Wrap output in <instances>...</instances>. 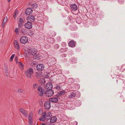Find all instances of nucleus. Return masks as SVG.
Returning a JSON list of instances; mask_svg holds the SVG:
<instances>
[{
	"mask_svg": "<svg viewBox=\"0 0 125 125\" xmlns=\"http://www.w3.org/2000/svg\"><path fill=\"white\" fill-rule=\"evenodd\" d=\"M25 73L27 78L31 79L32 77V75L33 73V70L32 68H29L25 72Z\"/></svg>",
	"mask_w": 125,
	"mask_h": 125,
	"instance_id": "obj_1",
	"label": "nucleus"
},
{
	"mask_svg": "<svg viewBox=\"0 0 125 125\" xmlns=\"http://www.w3.org/2000/svg\"><path fill=\"white\" fill-rule=\"evenodd\" d=\"M52 116L51 113L50 112L46 113V112H44L42 115L43 117H45L46 119L49 120Z\"/></svg>",
	"mask_w": 125,
	"mask_h": 125,
	"instance_id": "obj_2",
	"label": "nucleus"
},
{
	"mask_svg": "<svg viewBox=\"0 0 125 125\" xmlns=\"http://www.w3.org/2000/svg\"><path fill=\"white\" fill-rule=\"evenodd\" d=\"M44 94L48 97H51L54 94L53 91L52 89H48L45 91Z\"/></svg>",
	"mask_w": 125,
	"mask_h": 125,
	"instance_id": "obj_3",
	"label": "nucleus"
},
{
	"mask_svg": "<svg viewBox=\"0 0 125 125\" xmlns=\"http://www.w3.org/2000/svg\"><path fill=\"white\" fill-rule=\"evenodd\" d=\"M28 41L27 37L26 36H23L20 39V41L21 43L24 44L26 43Z\"/></svg>",
	"mask_w": 125,
	"mask_h": 125,
	"instance_id": "obj_4",
	"label": "nucleus"
},
{
	"mask_svg": "<svg viewBox=\"0 0 125 125\" xmlns=\"http://www.w3.org/2000/svg\"><path fill=\"white\" fill-rule=\"evenodd\" d=\"M32 24L31 22L28 21L24 25L25 28L28 29H31L32 27Z\"/></svg>",
	"mask_w": 125,
	"mask_h": 125,
	"instance_id": "obj_5",
	"label": "nucleus"
},
{
	"mask_svg": "<svg viewBox=\"0 0 125 125\" xmlns=\"http://www.w3.org/2000/svg\"><path fill=\"white\" fill-rule=\"evenodd\" d=\"M44 107L45 109L47 110H49L51 107V103L49 101L46 102L44 104Z\"/></svg>",
	"mask_w": 125,
	"mask_h": 125,
	"instance_id": "obj_6",
	"label": "nucleus"
},
{
	"mask_svg": "<svg viewBox=\"0 0 125 125\" xmlns=\"http://www.w3.org/2000/svg\"><path fill=\"white\" fill-rule=\"evenodd\" d=\"M29 52L31 55L34 56L37 53V51L36 49L34 48H30L29 50Z\"/></svg>",
	"mask_w": 125,
	"mask_h": 125,
	"instance_id": "obj_7",
	"label": "nucleus"
},
{
	"mask_svg": "<svg viewBox=\"0 0 125 125\" xmlns=\"http://www.w3.org/2000/svg\"><path fill=\"white\" fill-rule=\"evenodd\" d=\"M44 67L43 64H39L37 65L36 68L38 71H41L44 69Z\"/></svg>",
	"mask_w": 125,
	"mask_h": 125,
	"instance_id": "obj_8",
	"label": "nucleus"
},
{
	"mask_svg": "<svg viewBox=\"0 0 125 125\" xmlns=\"http://www.w3.org/2000/svg\"><path fill=\"white\" fill-rule=\"evenodd\" d=\"M76 43V42L75 41L73 40H72L69 42L68 45L69 47L73 48L75 47Z\"/></svg>",
	"mask_w": 125,
	"mask_h": 125,
	"instance_id": "obj_9",
	"label": "nucleus"
},
{
	"mask_svg": "<svg viewBox=\"0 0 125 125\" xmlns=\"http://www.w3.org/2000/svg\"><path fill=\"white\" fill-rule=\"evenodd\" d=\"M13 44L15 48L16 49L18 50L20 49V46L17 40H15L14 41Z\"/></svg>",
	"mask_w": 125,
	"mask_h": 125,
	"instance_id": "obj_10",
	"label": "nucleus"
},
{
	"mask_svg": "<svg viewBox=\"0 0 125 125\" xmlns=\"http://www.w3.org/2000/svg\"><path fill=\"white\" fill-rule=\"evenodd\" d=\"M32 11L33 10L31 8H28L26 10L25 13L26 14L29 15L32 13Z\"/></svg>",
	"mask_w": 125,
	"mask_h": 125,
	"instance_id": "obj_11",
	"label": "nucleus"
},
{
	"mask_svg": "<svg viewBox=\"0 0 125 125\" xmlns=\"http://www.w3.org/2000/svg\"><path fill=\"white\" fill-rule=\"evenodd\" d=\"M34 17L33 16L31 15L28 16L27 19V20L31 23L34 22Z\"/></svg>",
	"mask_w": 125,
	"mask_h": 125,
	"instance_id": "obj_12",
	"label": "nucleus"
},
{
	"mask_svg": "<svg viewBox=\"0 0 125 125\" xmlns=\"http://www.w3.org/2000/svg\"><path fill=\"white\" fill-rule=\"evenodd\" d=\"M53 87L52 83L51 82L48 83L46 84V88L47 89H51Z\"/></svg>",
	"mask_w": 125,
	"mask_h": 125,
	"instance_id": "obj_13",
	"label": "nucleus"
},
{
	"mask_svg": "<svg viewBox=\"0 0 125 125\" xmlns=\"http://www.w3.org/2000/svg\"><path fill=\"white\" fill-rule=\"evenodd\" d=\"M49 101L55 103L58 102V99L56 97H52L50 98L49 99Z\"/></svg>",
	"mask_w": 125,
	"mask_h": 125,
	"instance_id": "obj_14",
	"label": "nucleus"
},
{
	"mask_svg": "<svg viewBox=\"0 0 125 125\" xmlns=\"http://www.w3.org/2000/svg\"><path fill=\"white\" fill-rule=\"evenodd\" d=\"M71 7L72 10L73 11L76 10L77 9V5L75 4H72L71 5Z\"/></svg>",
	"mask_w": 125,
	"mask_h": 125,
	"instance_id": "obj_15",
	"label": "nucleus"
},
{
	"mask_svg": "<svg viewBox=\"0 0 125 125\" xmlns=\"http://www.w3.org/2000/svg\"><path fill=\"white\" fill-rule=\"evenodd\" d=\"M20 111L22 114H23L25 116L27 117L28 116V115H27V112L22 108H20Z\"/></svg>",
	"mask_w": 125,
	"mask_h": 125,
	"instance_id": "obj_16",
	"label": "nucleus"
},
{
	"mask_svg": "<svg viewBox=\"0 0 125 125\" xmlns=\"http://www.w3.org/2000/svg\"><path fill=\"white\" fill-rule=\"evenodd\" d=\"M76 93L75 92H72L71 93L70 95L69 96V98H71L74 97L76 95Z\"/></svg>",
	"mask_w": 125,
	"mask_h": 125,
	"instance_id": "obj_17",
	"label": "nucleus"
},
{
	"mask_svg": "<svg viewBox=\"0 0 125 125\" xmlns=\"http://www.w3.org/2000/svg\"><path fill=\"white\" fill-rule=\"evenodd\" d=\"M57 120L56 117L55 116H53L50 118V122L53 123L55 122Z\"/></svg>",
	"mask_w": 125,
	"mask_h": 125,
	"instance_id": "obj_18",
	"label": "nucleus"
},
{
	"mask_svg": "<svg viewBox=\"0 0 125 125\" xmlns=\"http://www.w3.org/2000/svg\"><path fill=\"white\" fill-rule=\"evenodd\" d=\"M65 91L64 90L58 92L57 94V96L59 97L62 95H63L65 94Z\"/></svg>",
	"mask_w": 125,
	"mask_h": 125,
	"instance_id": "obj_19",
	"label": "nucleus"
},
{
	"mask_svg": "<svg viewBox=\"0 0 125 125\" xmlns=\"http://www.w3.org/2000/svg\"><path fill=\"white\" fill-rule=\"evenodd\" d=\"M47 41L49 43H53L54 42V40L53 39L51 38H49L47 39Z\"/></svg>",
	"mask_w": 125,
	"mask_h": 125,
	"instance_id": "obj_20",
	"label": "nucleus"
},
{
	"mask_svg": "<svg viewBox=\"0 0 125 125\" xmlns=\"http://www.w3.org/2000/svg\"><path fill=\"white\" fill-rule=\"evenodd\" d=\"M26 29L25 28L22 29L21 31L20 32L22 34L24 35L26 34Z\"/></svg>",
	"mask_w": 125,
	"mask_h": 125,
	"instance_id": "obj_21",
	"label": "nucleus"
},
{
	"mask_svg": "<svg viewBox=\"0 0 125 125\" xmlns=\"http://www.w3.org/2000/svg\"><path fill=\"white\" fill-rule=\"evenodd\" d=\"M18 64L19 65L20 68L21 70H22L23 69L24 65L21 62H19L18 63Z\"/></svg>",
	"mask_w": 125,
	"mask_h": 125,
	"instance_id": "obj_22",
	"label": "nucleus"
},
{
	"mask_svg": "<svg viewBox=\"0 0 125 125\" xmlns=\"http://www.w3.org/2000/svg\"><path fill=\"white\" fill-rule=\"evenodd\" d=\"M35 76L38 79L42 76V74L40 73L36 72Z\"/></svg>",
	"mask_w": 125,
	"mask_h": 125,
	"instance_id": "obj_23",
	"label": "nucleus"
},
{
	"mask_svg": "<svg viewBox=\"0 0 125 125\" xmlns=\"http://www.w3.org/2000/svg\"><path fill=\"white\" fill-rule=\"evenodd\" d=\"M37 6V4L36 3H33L31 5V7L33 9L36 8Z\"/></svg>",
	"mask_w": 125,
	"mask_h": 125,
	"instance_id": "obj_24",
	"label": "nucleus"
},
{
	"mask_svg": "<svg viewBox=\"0 0 125 125\" xmlns=\"http://www.w3.org/2000/svg\"><path fill=\"white\" fill-rule=\"evenodd\" d=\"M40 82L41 84H45V81L44 79H42L40 80Z\"/></svg>",
	"mask_w": 125,
	"mask_h": 125,
	"instance_id": "obj_25",
	"label": "nucleus"
},
{
	"mask_svg": "<svg viewBox=\"0 0 125 125\" xmlns=\"http://www.w3.org/2000/svg\"><path fill=\"white\" fill-rule=\"evenodd\" d=\"M43 91H39L38 92V94L40 96H42L43 95Z\"/></svg>",
	"mask_w": 125,
	"mask_h": 125,
	"instance_id": "obj_26",
	"label": "nucleus"
},
{
	"mask_svg": "<svg viewBox=\"0 0 125 125\" xmlns=\"http://www.w3.org/2000/svg\"><path fill=\"white\" fill-rule=\"evenodd\" d=\"M61 86L59 84H58L56 85V86L55 88L57 89L60 90H61Z\"/></svg>",
	"mask_w": 125,
	"mask_h": 125,
	"instance_id": "obj_27",
	"label": "nucleus"
},
{
	"mask_svg": "<svg viewBox=\"0 0 125 125\" xmlns=\"http://www.w3.org/2000/svg\"><path fill=\"white\" fill-rule=\"evenodd\" d=\"M15 54H12L11 56L10 59V62H12L13 61V59L14 57H15Z\"/></svg>",
	"mask_w": 125,
	"mask_h": 125,
	"instance_id": "obj_28",
	"label": "nucleus"
},
{
	"mask_svg": "<svg viewBox=\"0 0 125 125\" xmlns=\"http://www.w3.org/2000/svg\"><path fill=\"white\" fill-rule=\"evenodd\" d=\"M38 85L37 83H34L33 85V88L34 89H36Z\"/></svg>",
	"mask_w": 125,
	"mask_h": 125,
	"instance_id": "obj_29",
	"label": "nucleus"
},
{
	"mask_svg": "<svg viewBox=\"0 0 125 125\" xmlns=\"http://www.w3.org/2000/svg\"><path fill=\"white\" fill-rule=\"evenodd\" d=\"M59 47V45L58 44H55L54 46V48L55 49H57Z\"/></svg>",
	"mask_w": 125,
	"mask_h": 125,
	"instance_id": "obj_30",
	"label": "nucleus"
},
{
	"mask_svg": "<svg viewBox=\"0 0 125 125\" xmlns=\"http://www.w3.org/2000/svg\"><path fill=\"white\" fill-rule=\"evenodd\" d=\"M44 90L42 89V88L40 86H39L38 88V90L39 91H43Z\"/></svg>",
	"mask_w": 125,
	"mask_h": 125,
	"instance_id": "obj_31",
	"label": "nucleus"
},
{
	"mask_svg": "<svg viewBox=\"0 0 125 125\" xmlns=\"http://www.w3.org/2000/svg\"><path fill=\"white\" fill-rule=\"evenodd\" d=\"M7 21V17L5 18L3 21V22H4V23H5Z\"/></svg>",
	"mask_w": 125,
	"mask_h": 125,
	"instance_id": "obj_32",
	"label": "nucleus"
},
{
	"mask_svg": "<svg viewBox=\"0 0 125 125\" xmlns=\"http://www.w3.org/2000/svg\"><path fill=\"white\" fill-rule=\"evenodd\" d=\"M31 114H30L29 116L28 120H32V116L31 115Z\"/></svg>",
	"mask_w": 125,
	"mask_h": 125,
	"instance_id": "obj_33",
	"label": "nucleus"
},
{
	"mask_svg": "<svg viewBox=\"0 0 125 125\" xmlns=\"http://www.w3.org/2000/svg\"><path fill=\"white\" fill-rule=\"evenodd\" d=\"M68 81H69V82H70L71 83H72L74 82V81L73 80V78H70L68 80Z\"/></svg>",
	"mask_w": 125,
	"mask_h": 125,
	"instance_id": "obj_34",
	"label": "nucleus"
},
{
	"mask_svg": "<svg viewBox=\"0 0 125 125\" xmlns=\"http://www.w3.org/2000/svg\"><path fill=\"white\" fill-rule=\"evenodd\" d=\"M46 120L45 117H42L41 118H40L39 119V120L40 121H44Z\"/></svg>",
	"mask_w": 125,
	"mask_h": 125,
	"instance_id": "obj_35",
	"label": "nucleus"
},
{
	"mask_svg": "<svg viewBox=\"0 0 125 125\" xmlns=\"http://www.w3.org/2000/svg\"><path fill=\"white\" fill-rule=\"evenodd\" d=\"M29 125H32L33 124V122L32 120H29Z\"/></svg>",
	"mask_w": 125,
	"mask_h": 125,
	"instance_id": "obj_36",
	"label": "nucleus"
},
{
	"mask_svg": "<svg viewBox=\"0 0 125 125\" xmlns=\"http://www.w3.org/2000/svg\"><path fill=\"white\" fill-rule=\"evenodd\" d=\"M34 33L33 31H30L29 33V34L31 36V35H32Z\"/></svg>",
	"mask_w": 125,
	"mask_h": 125,
	"instance_id": "obj_37",
	"label": "nucleus"
},
{
	"mask_svg": "<svg viewBox=\"0 0 125 125\" xmlns=\"http://www.w3.org/2000/svg\"><path fill=\"white\" fill-rule=\"evenodd\" d=\"M61 40V38L60 36L58 37L57 38V41L60 42Z\"/></svg>",
	"mask_w": 125,
	"mask_h": 125,
	"instance_id": "obj_38",
	"label": "nucleus"
},
{
	"mask_svg": "<svg viewBox=\"0 0 125 125\" xmlns=\"http://www.w3.org/2000/svg\"><path fill=\"white\" fill-rule=\"evenodd\" d=\"M15 32L17 34H18L19 33L18 29L17 28H16L15 30Z\"/></svg>",
	"mask_w": 125,
	"mask_h": 125,
	"instance_id": "obj_39",
	"label": "nucleus"
},
{
	"mask_svg": "<svg viewBox=\"0 0 125 125\" xmlns=\"http://www.w3.org/2000/svg\"><path fill=\"white\" fill-rule=\"evenodd\" d=\"M71 62L73 63L76 62V61L75 60H74V58L72 59H71Z\"/></svg>",
	"mask_w": 125,
	"mask_h": 125,
	"instance_id": "obj_40",
	"label": "nucleus"
},
{
	"mask_svg": "<svg viewBox=\"0 0 125 125\" xmlns=\"http://www.w3.org/2000/svg\"><path fill=\"white\" fill-rule=\"evenodd\" d=\"M62 45L63 47H65L66 45V43L64 42H62Z\"/></svg>",
	"mask_w": 125,
	"mask_h": 125,
	"instance_id": "obj_41",
	"label": "nucleus"
},
{
	"mask_svg": "<svg viewBox=\"0 0 125 125\" xmlns=\"http://www.w3.org/2000/svg\"><path fill=\"white\" fill-rule=\"evenodd\" d=\"M18 92L20 93H22L23 92V90L21 89H19L18 90Z\"/></svg>",
	"mask_w": 125,
	"mask_h": 125,
	"instance_id": "obj_42",
	"label": "nucleus"
},
{
	"mask_svg": "<svg viewBox=\"0 0 125 125\" xmlns=\"http://www.w3.org/2000/svg\"><path fill=\"white\" fill-rule=\"evenodd\" d=\"M19 22H21V23H23V19L22 18H20V19Z\"/></svg>",
	"mask_w": 125,
	"mask_h": 125,
	"instance_id": "obj_43",
	"label": "nucleus"
},
{
	"mask_svg": "<svg viewBox=\"0 0 125 125\" xmlns=\"http://www.w3.org/2000/svg\"><path fill=\"white\" fill-rule=\"evenodd\" d=\"M18 11H15V13H14V15H13V17L15 18V16H16V13H18Z\"/></svg>",
	"mask_w": 125,
	"mask_h": 125,
	"instance_id": "obj_44",
	"label": "nucleus"
},
{
	"mask_svg": "<svg viewBox=\"0 0 125 125\" xmlns=\"http://www.w3.org/2000/svg\"><path fill=\"white\" fill-rule=\"evenodd\" d=\"M5 73L7 76H8V71L7 69L6 70Z\"/></svg>",
	"mask_w": 125,
	"mask_h": 125,
	"instance_id": "obj_45",
	"label": "nucleus"
},
{
	"mask_svg": "<svg viewBox=\"0 0 125 125\" xmlns=\"http://www.w3.org/2000/svg\"><path fill=\"white\" fill-rule=\"evenodd\" d=\"M23 23L20 22L19 24V26L20 28H21V26L22 25V24Z\"/></svg>",
	"mask_w": 125,
	"mask_h": 125,
	"instance_id": "obj_46",
	"label": "nucleus"
},
{
	"mask_svg": "<svg viewBox=\"0 0 125 125\" xmlns=\"http://www.w3.org/2000/svg\"><path fill=\"white\" fill-rule=\"evenodd\" d=\"M17 57L16 56L15 57V59L16 60V61H17Z\"/></svg>",
	"mask_w": 125,
	"mask_h": 125,
	"instance_id": "obj_47",
	"label": "nucleus"
},
{
	"mask_svg": "<svg viewBox=\"0 0 125 125\" xmlns=\"http://www.w3.org/2000/svg\"><path fill=\"white\" fill-rule=\"evenodd\" d=\"M5 24V23H4V22H2V27H3L4 26Z\"/></svg>",
	"mask_w": 125,
	"mask_h": 125,
	"instance_id": "obj_48",
	"label": "nucleus"
},
{
	"mask_svg": "<svg viewBox=\"0 0 125 125\" xmlns=\"http://www.w3.org/2000/svg\"><path fill=\"white\" fill-rule=\"evenodd\" d=\"M42 125H45V124L44 123H43L42 124Z\"/></svg>",
	"mask_w": 125,
	"mask_h": 125,
	"instance_id": "obj_49",
	"label": "nucleus"
},
{
	"mask_svg": "<svg viewBox=\"0 0 125 125\" xmlns=\"http://www.w3.org/2000/svg\"><path fill=\"white\" fill-rule=\"evenodd\" d=\"M7 0L8 1V2H9L10 1V0Z\"/></svg>",
	"mask_w": 125,
	"mask_h": 125,
	"instance_id": "obj_50",
	"label": "nucleus"
},
{
	"mask_svg": "<svg viewBox=\"0 0 125 125\" xmlns=\"http://www.w3.org/2000/svg\"><path fill=\"white\" fill-rule=\"evenodd\" d=\"M117 73V72H116L115 73Z\"/></svg>",
	"mask_w": 125,
	"mask_h": 125,
	"instance_id": "obj_51",
	"label": "nucleus"
}]
</instances>
